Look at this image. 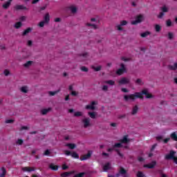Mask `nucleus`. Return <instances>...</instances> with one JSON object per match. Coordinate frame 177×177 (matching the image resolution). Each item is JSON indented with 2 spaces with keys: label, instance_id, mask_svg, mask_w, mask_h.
<instances>
[{
  "label": "nucleus",
  "instance_id": "nucleus-26",
  "mask_svg": "<svg viewBox=\"0 0 177 177\" xmlns=\"http://www.w3.org/2000/svg\"><path fill=\"white\" fill-rule=\"evenodd\" d=\"M1 177H5V176L6 175V169L5 167H1Z\"/></svg>",
  "mask_w": 177,
  "mask_h": 177
},
{
  "label": "nucleus",
  "instance_id": "nucleus-33",
  "mask_svg": "<svg viewBox=\"0 0 177 177\" xmlns=\"http://www.w3.org/2000/svg\"><path fill=\"white\" fill-rule=\"evenodd\" d=\"M86 26H88V27H91V28H93L94 30H96V28H97V26L95 24L87 23Z\"/></svg>",
  "mask_w": 177,
  "mask_h": 177
},
{
  "label": "nucleus",
  "instance_id": "nucleus-17",
  "mask_svg": "<svg viewBox=\"0 0 177 177\" xmlns=\"http://www.w3.org/2000/svg\"><path fill=\"white\" fill-rule=\"evenodd\" d=\"M31 31H32V28H28L23 32L22 35L24 37V36L27 35V34H30V32H31Z\"/></svg>",
  "mask_w": 177,
  "mask_h": 177
},
{
  "label": "nucleus",
  "instance_id": "nucleus-23",
  "mask_svg": "<svg viewBox=\"0 0 177 177\" xmlns=\"http://www.w3.org/2000/svg\"><path fill=\"white\" fill-rule=\"evenodd\" d=\"M110 169V162H107L106 165L103 167V171L104 172H106V171H109Z\"/></svg>",
  "mask_w": 177,
  "mask_h": 177
},
{
  "label": "nucleus",
  "instance_id": "nucleus-41",
  "mask_svg": "<svg viewBox=\"0 0 177 177\" xmlns=\"http://www.w3.org/2000/svg\"><path fill=\"white\" fill-rule=\"evenodd\" d=\"M84 175L85 172H82L75 175L73 177H84Z\"/></svg>",
  "mask_w": 177,
  "mask_h": 177
},
{
  "label": "nucleus",
  "instance_id": "nucleus-12",
  "mask_svg": "<svg viewBox=\"0 0 177 177\" xmlns=\"http://www.w3.org/2000/svg\"><path fill=\"white\" fill-rule=\"evenodd\" d=\"M95 104H96V102H91V104L86 106V109L87 110H95Z\"/></svg>",
  "mask_w": 177,
  "mask_h": 177
},
{
  "label": "nucleus",
  "instance_id": "nucleus-53",
  "mask_svg": "<svg viewBox=\"0 0 177 177\" xmlns=\"http://www.w3.org/2000/svg\"><path fill=\"white\" fill-rule=\"evenodd\" d=\"M165 15V14L164 12H161L160 13V15H158V19H162V17H164V15Z\"/></svg>",
  "mask_w": 177,
  "mask_h": 177
},
{
  "label": "nucleus",
  "instance_id": "nucleus-60",
  "mask_svg": "<svg viewBox=\"0 0 177 177\" xmlns=\"http://www.w3.org/2000/svg\"><path fill=\"white\" fill-rule=\"evenodd\" d=\"M72 153H71V151H70L68 150L65 151L66 156H71Z\"/></svg>",
  "mask_w": 177,
  "mask_h": 177
},
{
  "label": "nucleus",
  "instance_id": "nucleus-37",
  "mask_svg": "<svg viewBox=\"0 0 177 177\" xmlns=\"http://www.w3.org/2000/svg\"><path fill=\"white\" fill-rule=\"evenodd\" d=\"M106 84H108L109 85H115V82L114 80H107L105 82Z\"/></svg>",
  "mask_w": 177,
  "mask_h": 177
},
{
  "label": "nucleus",
  "instance_id": "nucleus-29",
  "mask_svg": "<svg viewBox=\"0 0 177 177\" xmlns=\"http://www.w3.org/2000/svg\"><path fill=\"white\" fill-rule=\"evenodd\" d=\"M80 57H82L83 60H86V58L88 57V53L80 54Z\"/></svg>",
  "mask_w": 177,
  "mask_h": 177
},
{
  "label": "nucleus",
  "instance_id": "nucleus-30",
  "mask_svg": "<svg viewBox=\"0 0 177 177\" xmlns=\"http://www.w3.org/2000/svg\"><path fill=\"white\" fill-rule=\"evenodd\" d=\"M71 157H73V158H80V155H78V153H77V152H73L71 153Z\"/></svg>",
  "mask_w": 177,
  "mask_h": 177
},
{
  "label": "nucleus",
  "instance_id": "nucleus-24",
  "mask_svg": "<svg viewBox=\"0 0 177 177\" xmlns=\"http://www.w3.org/2000/svg\"><path fill=\"white\" fill-rule=\"evenodd\" d=\"M138 110H139V108L138 107V105H136L134 107H133L131 114L133 115H135V114H136L138 113Z\"/></svg>",
  "mask_w": 177,
  "mask_h": 177
},
{
  "label": "nucleus",
  "instance_id": "nucleus-22",
  "mask_svg": "<svg viewBox=\"0 0 177 177\" xmlns=\"http://www.w3.org/2000/svg\"><path fill=\"white\" fill-rule=\"evenodd\" d=\"M49 168L50 169H52L53 171H57V169H59V166L57 165H54L53 163H51L50 165H49Z\"/></svg>",
  "mask_w": 177,
  "mask_h": 177
},
{
  "label": "nucleus",
  "instance_id": "nucleus-4",
  "mask_svg": "<svg viewBox=\"0 0 177 177\" xmlns=\"http://www.w3.org/2000/svg\"><path fill=\"white\" fill-rule=\"evenodd\" d=\"M142 21H143V15H140L136 17L135 21H131V24L133 26H136V24H139V23H142Z\"/></svg>",
  "mask_w": 177,
  "mask_h": 177
},
{
  "label": "nucleus",
  "instance_id": "nucleus-64",
  "mask_svg": "<svg viewBox=\"0 0 177 177\" xmlns=\"http://www.w3.org/2000/svg\"><path fill=\"white\" fill-rule=\"evenodd\" d=\"M169 140H170V138H167L165 139V140H163V142H164V143H168V142H169Z\"/></svg>",
  "mask_w": 177,
  "mask_h": 177
},
{
  "label": "nucleus",
  "instance_id": "nucleus-61",
  "mask_svg": "<svg viewBox=\"0 0 177 177\" xmlns=\"http://www.w3.org/2000/svg\"><path fill=\"white\" fill-rule=\"evenodd\" d=\"M156 147H157V144H154L153 145H152L150 151H153Z\"/></svg>",
  "mask_w": 177,
  "mask_h": 177
},
{
  "label": "nucleus",
  "instance_id": "nucleus-52",
  "mask_svg": "<svg viewBox=\"0 0 177 177\" xmlns=\"http://www.w3.org/2000/svg\"><path fill=\"white\" fill-rule=\"evenodd\" d=\"M49 154H50V151H49V149H46V150L44 151V153L43 155H44V156H49Z\"/></svg>",
  "mask_w": 177,
  "mask_h": 177
},
{
  "label": "nucleus",
  "instance_id": "nucleus-36",
  "mask_svg": "<svg viewBox=\"0 0 177 177\" xmlns=\"http://www.w3.org/2000/svg\"><path fill=\"white\" fill-rule=\"evenodd\" d=\"M140 35L142 38H146V37H147V35H150V32H145L142 33Z\"/></svg>",
  "mask_w": 177,
  "mask_h": 177
},
{
  "label": "nucleus",
  "instance_id": "nucleus-46",
  "mask_svg": "<svg viewBox=\"0 0 177 177\" xmlns=\"http://www.w3.org/2000/svg\"><path fill=\"white\" fill-rule=\"evenodd\" d=\"M167 12H168V8L166 6H163L162 8V12L167 13Z\"/></svg>",
  "mask_w": 177,
  "mask_h": 177
},
{
  "label": "nucleus",
  "instance_id": "nucleus-47",
  "mask_svg": "<svg viewBox=\"0 0 177 177\" xmlns=\"http://www.w3.org/2000/svg\"><path fill=\"white\" fill-rule=\"evenodd\" d=\"M115 151L118 153V155L119 157H121V158L124 157V155L122 153H121V152H120V150L115 149Z\"/></svg>",
  "mask_w": 177,
  "mask_h": 177
},
{
  "label": "nucleus",
  "instance_id": "nucleus-44",
  "mask_svg": "<svg viewBox=\"0 0 177 177\" xmlns=\"http://www.w3.org/2000/svg\"><path fill=\"white\" fill-rule=\"evenodd\" d=\"M114 148H120V147H122V143H116L113 145Z\"/></svg>",
  "mask_w": 177,
  "mask_h": 177
},
{
  "label": "nucleus",
  "instance_id": "nucleus-19",
  "mask_svg": "<svg viewBox=\"0 0 177 177\" xmlns=\"http://www.w3.org/2000/svg\"><path fill=\"white\" fill-rule=\"evenodd\" d=\"M51 110H52L51 108L41 109V113L43 115H45L48 114V113H49V111H50Z\"/></svg>",
  "mask_w": 177,
  "mask_h": 177
},
{
  "label": "nucleus",
  "instance_id": "nucleus-32",
  "mask_svg": "<svg viewBox=\"0 0 177 177\" xmlns=\"http://www.w3.org/2000/svg\"><path fill=\"white\" fill-rule=\"evenodd\" d=\"M88 115L91 117V118H96V113H95V112H89Z\"/></svg>",
  "mask_w": 177,
  "mask_h": 177
},
{
  "label": "nucleus",
  "instance_id": "nucleus-28",
  "mask_svg": "<svg viewBox=\"0 0 177 177\" xmlns=\"http://www.w3.org/2000/svg\"><path fill=\"white\" fill-rule=\"evenodd\" d=\"M70 10L72 13H77V7L75 6H71L69 7Z\"/></svg>",
  "mask_w": 177,
  "mask_h": 177
},
{
  "label": "nucleus",
  "instance_id": "nucleus-62",
  "mask_svg": "<svg viewBox=\"0 0 177 177\" xmlns=\"http://www.w3.org/2000/svg\"><path fill=\"white\" fill-rule=\"evenodd\" d=\"M121 59L123 62H129V59L126 58L125 57H122Z\"/></svg>",
  "mask_w": 177,
  "mask_h": 177
},
{
  "label": "nucleus",
  "instance_id": "nucleus-8",
  "mask_svg": "<svg viewBox=\"0 0 177 177\" xmlns=\"http://www.w3.org/2000/svg\"><path fill=\"white\" fill-rule=\"evenodd\" d=\"M91 156H92V153H91V152L88 151L87 154L80 156V161H85L86 160H89Z\"/></svg>",
  "mask_w": 177,
  "mask_h": 177
},
{
  "label": "nucleus",
  "instance_id": "nucleus-56",
  "mask_svg": "<svg viewBox=\"0 0 177 177\" xmlns=\"http://www.w3.org/2000/svg\"><path fill=\"white\" fill-rule=\"evenodd\" d=\"M109 90V86L104 85L102 86V91H104L105 92Z\"/></svg>",
  "mask_w": 177,
  "mask_h": 177
},
{
  "label": "nucleus",
  "instance_id": "nucleus-63",
  "mask_svg": "<svg viewBox=\"0 0 177 177\" xmlns=\"http://www.w3.org/2000/svg\"><path fill=\"white\" fill-rule=\"evenodd\" d=\"M26 19H27V17H26V16H22L19 18V20L21 21H24V20H26Z\"/></svg>",
  "mask_w": 177,
  "mask_h": 177
},
{
  "label": "nucleus",
  "instance_id": "nucleus-54",
  "mask_svg": "<svg viewBox=\"0 0 177 177\" xmlns=\"http://www.w3.org/2000/svg\"><path fill=\"white\" fill-rule=\"evenodd\" d=\"M81 70L82 71H84V73H87L88 71V68L85 67V66H82L81 67Z\"/></svg>",
  "mask_w": 177,
  "mask_h": 177
},
{
  "label": "nucleus",
  "instance_id": "nucleus-51",
  "mask_svg": "<svg viewBox=\"0 0 177 177\" xmlns=\"http://www.w3.org/2000/svg\"><path fill=\"white\" fill-rule=\"evenodd\" d=\"M167 27H171L172 26V21H171L170 19L167 21Z\"/></svg>",
  "mask_w": 177,
  "mask_h": 177
},
{
  "label": "nucleus",
  "instance_id": "nucleus-27",
  "mask_svg": "<svg viewBox=\"0 0 177 177\" xmlns=\"http://www.w3.org/2000/svg\"><path fill=\"white\" fill-rule=\"evenodd\" d=\"M171 139L173 140H175L176 142H177V135H176V133H172L171 134Z\"/></svg>",
  "mask_w": 177,
  "mask_h": 177
},
{
  "label": "nucleus",
  "instance_id": "nucleus-48",
  "mask_svg": "<svg viewBox=\"0 0 177 177\" xmlns=\"http://www.w3.org/2000/svg\"><path fill=\"white\" fill-rule=\"evenodd\" d=\"M13 122H15V120H12V119H9V120H6V124H12Z\"/></svg>",
  "mask_w": 177,
  "mask_h": 177
},
{
  "label": "nucleus",
  "instance_id": "nucleus-5",
  "mask_svg": "<svg viewBox=\"0 0 177 177\" xmlns=\"http://www.w3.org/2000/svg\"><path fill=\"white\" fill-rule=\"evenodd\" d=\"M127 71V68H125V65L124 64H120V68L118 69L116 71V74L118 75H122L124 73Z\"/></svg>",
  "mask_w": 177,
  "mask_h": 177
},
{
  "label": "nucleus",
  "instance_id": "nucleus-15",
  "mask_svg": "<svg viewBox=\"0 0 177 177\" xmlns=\"http://www.w3.org/2000/svg\"><path fill=\"white\" fill-rule=\"evenodd\" d=\"M12 1L13 0H8L6 1L4 4H3V9H8L9 6H10V4L12 3Z\"/></svg>",
  "mask_w": 177,
  "mask_h": 177
},
{
  "label": "nucleus",
  "instance_id": "nucleus-14",
  "mask_svg": "<svg viewBox=\"0 0 177 177\" xmlns=\"http://www.w3.org/2000/svg\"><path fill=\"white\" fill-rule=\"evenodd\" d=\"M43 21H45L46 24H48V23L50 21V16L49 15V13L45 15Z\"/></svg>",
  "mask_w": 177,
  "mask_h": 177
},
{
  "label": "nucleus",
  "instance_id": "nucleus-58",
  "mask_svg": "<svg viewBox=\"0 0 177 177\" xmlns=\"http://www.w3.org/2000/svg\"><path fill=\"white\" fill-rule=\"evenodd\" d=\"M121 91H122V92H124V93H128V92H129V91H128V89H127L125 88H122Z\"/></svg>",
  "mask_w": 177,
  "mask_h": 177
},
{
  "label": "nucleus",
  "instance_id": "nucleus-43",
  "mask_svg": "<svg viewBox=\"0 0 177 177\" xmlns=\"http://www.w3.org/2000/svg\"><path fill=\"white\" fill-rule=\"evenodd\" d=\"M137 177H146V176H145V174H143V172L142 171H138L137 173Z\"/></svg>",
  "mask_w": 177,
  "mask_h": 177
},
{
  "label": "nucleus",
  "instance_id": "nucleus-2",
  "mask_svg": "<svg viewBox=\"0 0 177 177\" xmlns=\"http://www.w3.org/2000/svg\"><path fill=\"white\" fill-rule=\"evenodd\" d=\"M121 175L122 177H129V174L127 172L124 167L120 168L119 171L115 174V176L120 177Z\"/></svg>",
  "mask_w": 177,
  "mask_h": 177
},
{
  "label": "nucleus",
  "instance_id": "nucleus-3",
  "mask_svg": "<svg viewBox=\"0 0 177 177\" xmlns=\"http://www.w3.org/2000/svg\"><path fill=\"white\" fill-rule=\"evenodd\" d=\"M176 152L175 151H170L169 154H167L165 157V160H173L174 161L176 157L175 156Z\"/></svg>",
  "mask_w": 177,
  "mask_h": 177
},
{
  "label": "nucleus",
  "instance_id": "nucleus-31",
  "mask_svg": "<svg viewBox=\"0 0 177 177\" xmlns=\"http://www.w3.org/2000/svg\"><path fill=\"white\" fill-rule=\"evenodd\" d=\"M32 64V61H28L26 63L24 64V66L26 68L30 67Z\"/></svg>",
  "mask_w": 177,
  "mask_h": 177
},
{
  "label": "nucleus",
  "instance_id": "nucleus-11",
  "mask_svg": "<svg viewBox=\"0 0 177 177\" xmlns=\"http://www.w3.org/2000/svg\"><path fill=\"white\" fill-rule=\"evenodd\" d=\"M14 9H15V10H28V8L23 5H17L14 7Z\"/></svg>",
  "mask_w": 177,
  "mask_h": 177
},
{
  "label": "nucleus",
  "instance_id": "nucleus-21",
  "mask_svg": "<svg viewBox=\"0 0 177 177\" xmlns=\"http://www.w3.org/2000/svg\"><path fill=\"white\" fill-rule=\"evenodd\" d=\"M23 26V23L21 21L16 22L14 25L15 28L17 30H19V28H21V27Z\"/></svg>",
  "mask_w": 177,
  "mask_h": 177
},
{
  "label": "nucleus",
  "instance_id": "nucleus-6",
  "mask_svg": "<svg viewBox=\"0 0 177 177\" xmlns=\"http://www.w3.org/2000/svg\"><path fill=\"white\" fill-rule=\"evenodd\" d=\"M129 82H131V80L128 77H122L118 82L120 85H127V84H129Z\"/></svg>",
  "mask_w": 177,
  "mask_h": 177
},
{
  "label": "nucleus",
  "instance_id": "nucleus-25",
  "mask_svg": "<svg viewBox=\"0 0 177 177\" xmlns=\"http://www.w3.org/2000/svg\"><path fill=\"white\" fill-rule=\"evenodd\" d=\"M67 147H69L71 150H74L75 149V144H72V143H68L66 145Z\"/></svg>",
  "mask_w": 177,
  "mask_h": 177
},
{
  "label": "nucleus",
  "instance_id": "nucleus-7",
  "mask_svg": "<svg viewBox=\"0 0 177 177\" xmlns=\"http://www.w3.org/2000/svg\"><path fill=\"white\" fill-rule=\"evenodd\" d=\"M128 24V21L123 20L120 21V24L116 26L117 30H118V31H122V30H124V28H122V26H127Z\"/></svg>",
  "mask_w": 177,
  "mask_h": 177
},
{
  "label": "nucleus",
  "instance_id": "nucleus-35",
  "mask_svg": "<svg viewBox=\"0 0 177 177\" xmlns=\"http://www.w3.org/2000/svg\"><path fill=\"white\" fill-rule=\"evenodd\" d=\"M21 91H22L23 93H27V92H28V90L27 89V86H22L21 88Z\"/></svg>",
  "mask_w": 177,
  "mask_h": 177
},
{
  "label": "nucleus",
  "instance_id": "nucleus-57",
  "mask_svg": "<svg viewBox=\"0 0 177 177\" xmlns=\"http://www.w3.org/2000/svg\"><path fill=\"white\" fill-rule=\"evenodd\" d=\"M136 84H138V85H141L142 84V80L137 79L136 81Z\"/></svg>",
  "mask_w": 177,
  "mask_h": 177
},
{
  "label": "nucleus",
  "instance_id": "nucleus-40",
  "mask_svg": "<svg viewBox=\"0 0 177 177\" xmlns=\"http://www.w3.org/2000/svg\"><path fill=\"white\" fill-rule=\"evenodd\" d=\"M92 68L95 70V71H100L102 70V66H98L97 67L92 66Z\"/></svg>",
  "mask_w": 177,
  "mask_h": 177
},
{
  "label": "nucleus",
  "instance_id": "nucleus-1",
  "mask_svg": "<svg viewBox=\"0 0 177 177\" xmlns=\"http://www.w3.org/2000/svg\"><path fill=\"white\" fill-rule=\"evenodd\" d=\"M142 95H145L147 99H151L153 97V95L150 93H149V91L145 89L142 90V93H136L135 94H131L129 95H124V99L125 102H128V100H135L137 99V97L142 98Z\"/></svg>",
  "mask_w": 177,
  "mask_h": 177
},
{
  "label": "nucleus",
  "instance_id": "nucleus-10",
  "mask_svg": "<svg viewBox=\"0 0 177 177\" xmlns=\"http://www.w3.org/2000/svg\"><path fill=\"white\" fill-rule=\"evenodd\" d=\"M82 122L84 124V127L85 128H88L91 125V119L88 118H84L82 120Z\"/></svg>",
  "mask_w": 177,
  "mask_h": 177
},
{
  "label": "nucleus",
  "instance_id": "nucleus-34",
  "mask_svg": "<svg viewBox=\"0 0 177 177\" xmlns=\"http://www.w3.org/2000/svg\"><path fill=\"white\" fill-rule=\"evenodd\" d=\"M59 92H60L59 90H58L57 91H49V95L50 96H55V95H56L57 93H59Z\"/></svg>",
  "mask_w": 177,
  "mask_h": 177
},
{
  "label": "nucleus",
  "instance_id": "nucleus-42",
  "mask_svg": "<svg viewBox=\"0 0 177 177\" xmlns=\"http://www.w3.org/2000/svg\"><path fill=\"white\" fill-rule=\"evenodd\" d=\"M81 115H82V113L80 111H77L74 113V117H81Z\"/></svg>",
  "mask_w": 177,
  "mask_h": 177
},
{
  "label": "nucleus",
  "instance_id": "nucleus-39",
  "mask_svg": "<svg viewBox=\"0 0 177 177\" xmlns=\"http://www.w3.org/2000/svg\"><path fill=\"white\" fill-rule=\"evenodd\" d=\"M155 30L156 32H160V31H161V26L160 25H156Z\"/></svg>",
  "mask_w": 177,
  "mask_h": 177
},
{
  "label": "nucleus",
  "instance_id": "nucleus-45",
  "mask_svg": "<svg viewBox=\"0 0 177 177\" xmlns=\"http://www.w3.org/2000/svg\"><path fill=\"white\" fill-rule=\"evenodd\" d=\"M168 38H169V39H173V38H174V33L169 32L168 33Z\"/></svg>",
  "mask_w": 177,
  "mask_h": 177
},
{
  "label": "nucleus",
  "instance_id": "nucleus-9",
  "mask_svg": "<svg viewBox=\"0 0 177 177\" xmlns=\"http://www.w3.org/2000/svg\"><path fill=\"white\" fill-rule=\"evenodd\" d=\"M156 165H157V162L153 160L149 164L145 165L144 167H145V168H149V169H153V168H154V167H156Z\"/></svg>",
  "mask_w": 177,
  "mask_h": 177
},
{
  "label": "nucleus",
  "instance_id": "nucleus-20",
  "mask_svg": "<svg viewBox=\"0 0 177 177\" xmlns=\"http://www.w3.org/2000/svg\"><path fill=\"white\" fill-rule=\"evenodd\" d=\"M72 174H74V171H68V172H64L61 174L62 177H68L70 175H72Z\"/></svg>",
  "mask_w": 177,
  "mask_h": 177
},
{
  "label": "nucleus",
  "instance_id": "nucleus-55",
  "mask_svg": "<svg viewBox=\"0 0 177 177\" xmlns=\"http://www.w3.org/2000/svg\"><path fill=\"white\" fill-rule=\"evenodd\" d=\"M45 24H46V23L45 21H42L39 22V26L44 27L45 26Z\"/></svg>",
  "mask_w": 177,
  "mask_h": 177
},
{
  "label": "nucleus",
  "instance_id": "nucleus-13",
  "mask_svg": "<svg viewBox=\"0 0 177 177\" xmlns=\"http://www.w3.org/2000/svg\"><path fill=\"white\" fill-rule=\"evenodd\" d=\"M22 171H24V172H32V171H35V168L30 167H25L22 168Z\"/></svg>",
  "mask_w": 177,
  "mask_h": 177
},
{
  "label": "nucleus",
  "instance_id": "nucleus-18",
  "mask_svg": "<svg viewBox=\"0 0 177 177\" xmlns=\"http://www.w3.org/2000/svg\"><path fill=\"white\" fill-rule=\"evenodd\" d=\"M168 68H169V70H171L173 71H175V70H177V63L175 62L173 66L172 65H169Z\"/></svg>",
  "mask_w": 177,
  "mask_h": 177
},
{
  "label": "nucleus",
  "instance_id": "nucleus-50",
  "mask_svg": "<svg viewBox=\"0 0 177 177\" xmlns=\"http://www.w3.org/2000/svg\"><path fill=\"white\" fill-rule=\"evenodd\" d=\"M9 74H10V71H9V70L6 69L4 71V75H6V77H8V75H9Z\"/></svg>",
  "mask_w": 177,
  "mask_h": 177
},
{
  "label": "nucleus",
  "instance_id": "nucleus-49",
  "mask_svg": "<svg viewBox=\"0 0 177 177\" xmlns=\"http://www.w3.org/2000/svg\"><path fill=\"white\" fill-rule=\"evenodd\" d=\"M71 95L72 96H77L78 95V92L72 91L71 93Z\"/></svg>",
  "mask_w": 177,
  "mask_h": 177
},
{
  "label": "nucleus",
  "instance_id": "nucleus-38",
  "mask_svg": "<svg viewBox=\"0 0 177 177\" xmlns=\"http://www.w3.org/2000/svg\"><path fill=\"white\" fill-rule=\"evenodd\" d=\"M16 143H17V145L21 146V145H23V143H24V140H23L22 139H18L17 140Z\"/></svg>",
  "mask_w": 177,
  "mask_h": 177
},
{
  "label": "nucleus",
  "instance_id": "nucleus-16",
  "mask_svg": "<svg viewBox=\"0 0 177 177\" xmlns=\"http://www.w3.org/2000/svg\"><path fill=\"white\" fill-rule=\"evenodd\" d=\"M120 143H129V139H128V136H124L122 139L120 140Z\"/></svg>",
  "mask_w": 177,
  "mask_h": 177
},
{
  "label": "nucleus",
  "instance_id": "nucleus-59",
  "mask_svg": "<svg viewBox=\"0 0 177 177\" xmlns=\"http://www.w3.org/2000/svg\"><path fill=\"white\" fill-rule=\"evenodd\" d=\"M62 169L64 171H66V169H68V166H67L66 164L62 165Z\"/></svg>",
  "mask_w": 177,
  "mask_h": 177
}]
</instances>
